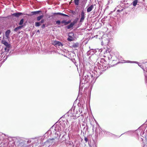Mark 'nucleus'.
I'll list each match as a JSON object with an SVG mask.
<instances>
[{
    "mask_svg": "<svg viewBox=\"0 0 147 147\" xmlns=\"http://www.w3.org/2000/svg\"><path fill=\"white\" fill-rule=\"evenodd\" d=\"M63 125V123H61L60 124H56L55 126H53L44 135L45 137H52V139L54 140V138H59L61 137V132H62L65 127V125Z\"/></svg>",
    "mask_w": 147,
    "mask_h": 147,
    "instance_id": "f257e3e1",
    "label": "nucleus"
},
{
    "mask_svg": "<svg viewBox=\"0 0 147 147\" xmlns=\"http://www.w3.org/2000/svg\"><path fill=\"white\" fill-rule=\"evenodd\" d=\"M36 141L34 139L31 140H28L27 141H22L20 140L17 138L13 139V142H10L9 144H11L12 142L13 145L15 144L18 147H34V146H36L37 143H36Z\"/></svg>",
    "mask_w": 147,
    "mask_h": 147,
    "instance_id": "f03ea898",
    "label": "nucleus"
},
{
    "mask_svg": "<svg viewBox=\"0 0 147 147\" xmlns=\"http://www.w3.org/2000/svg\"><path fill=\"white\" fill-rule=\"evenodd\" d=\"M93 77V76L90 72L86 71L84 72L83 75V78H80V84L79 86V92H81L83 88V84L86 83L90 80V77Z\"/></svg>",
    "mask_w": 147,
    "mask_h": 147,
    "instance_id": "7ed1b4c3",
    "label": "nucleus"
},
{
    "mask_svg": "<svg viewBox=\"0 0 147 147\" xmlns=\"http://www.w3.org/2000/svg\"><path fill=\"white\" fill-rule=\"evenodd\" d=\"M78 18H76L72 22H71V20H69L67 21L66 20H62L61 21L60 20H58L56 22V24L57 25H59L61 23L64 24V25L66 26L69 24V25L66 26L65 28L66 29H72L74 25L77 23L78 20Z\"/></svg>",
    "mask_w": 147,
    "mask_h": 147,
    "instance_id": "20e7f679",
    "label": "nucleus"
},
{
    "mask_svg": "<svg viewBox=\"0 0 147 147\" xmlns=\"http://www.w3.org/2000/svg\"><path fill=\"white\" fill-rule=\"evenodd\" d=\"M98 63L102 67L103 69L102 71H105L108 69V63L105 59L102 58L101 59L100 61Z\"/></svg>",
    "mask_w": 147,
    "mask_h": 147,
    "instance_id": "39448f33",
    "label": "nucleus"
},
{
    "mask_svg": "<svg viewBox=\"0 0 147 147\" xmlns=\"http://www.w3.org/2000/svg\"><path fill=\"white\" fill-rule=\"evenodd\" d=\"M53 142V139H49L47 140L46 141L44 142L43 146H41L40 147H43V146H45V147H49L52 144ZM38 147H40V146H39Z\"/></svg>",
    "mask_w": 147,
    "mask_h": 147,
    "instance_id": "423d86ee",
    "label": "nucleus"
},
{
    "mask_svg": "<svg viewBox=\"0 0 147 147\" xmlns=\"http://www.w3.org/2000/svg\"><path fill=\"white\" fill-rule=\"evenodd\" d=\"M103 69L102 66H98V69L96 67V72L97 74L96 76H97L96 78L98 77L100 75L102 74L105 71H102Z\"/></svg>",
    "mask_w": 147,
    "mask_h": 147,
    "instance_id": "0eeeda50",
    "label": "nucleus"
},
{
    "mask_svg": "<svg viewBox=\"0 0 147 147\" xmlns=\"http://www.w3.org/2000/svg\"><path fill=\"white\" fill-rule=\"evenodd\" d=\"M23 14V13L22 12H18L13 13L11 14V16H14L17 18L19 17L20 16H22Z\"/></svg>",
    "mask_w": 147,
    "mask_h": 147,
    "instance_id": "6e6552de",
    "label": "nucleus"
},
{
    "mask_svg": "<svg viewBox=\"0 0 147 147\" xmlns=\"http://www.w3.org/2000/svg\"><path fill=\"white\" fill-rule=\"evenodd\" d=\"M71 138L73 140L74 143H75V146L74 147H79L80 145V144L78 142H76L77 139L75 137L72 135V136H71Z\"/></svg>",
    "mask_w": 147,
    "mask_h": 147,
    "instance_id": "1a4fd4ad",
    "label": "nucleus"
},
{
    "mask_svg": "<svg viewBox=\"0 0 147 147\" xmlns=\"http://www.w3.org/2000/svg\"><path fill=\"white\" fill-rule=\"evenodd\" d=\"M54 45L56 47H62L63 45L60 42L55 40L53 42Z\"/></svg>",
    "mask_w": 147,
    "mask_h": 147,
    "instance_id": "9d476101",
    "label": "nucleus"
},
{
    "mask_svg": "<svg viewBox=\"0 0 147 147\" xmlns=\"http://www.w3.org/2000/svg\"><path fill=\"white\" fill-rule=\"evenodd\" d=\"M66 143L67 145L69 147H74L75 146V143H74L72 141H69Z\"/></svg>",
    "mask_w": 147,
    "mask_h": 147,
    "instance_id": "9b49d317",
    "label": "nucleus"
},
{
    "mask_svg": "<svg viewBox=\"0 0 147 147\" xmlns=\"http://www.w3.org/2000/svg\"><path fill=\"white\" fill-rule=\"evenodd\" d=\"M69 34H71V35H68V37L67 38V40L69 41H71L74 40V38L72 37V36H73L74 34L73 32L69 33Z\"/></svg>",
    "mask_w": 147,
    "mask_h": 147,
    "instance_id": "f8f14e48",
    "label": "nucleus"
},
{
    "mask_svg": "<svg viewBox=\"0 0 147 147\" xmlns=\"http://www.w3.org/2000/svg\"><path fill=\"white\" fill-rule=\"evenodd\" d=\"M1 43L5 45L7 48L9 49L11 46L5 40H2L1 41Z\"/></svg>",
    "mask_w": 147,
    "mask_h": 147,
    "instance_id": "ddd939ff",
    "label": "nucleus"
},
{
    "mask_svg": "<svg viewBox=\"0 0 147 147\" xmlns=\"http://www.w3.org/2000/svg\"><path fill=\"white\" fill-rule=\"evenodd\" d=\"M85 13L83 11H82L81 13V18L80 20V22H83L85 18Z\"/></svg>",
    "mask_w": 147,
    "mask_h": 147,
    "instance_id": "4468645a",
    "label": "nucleus"
},
{
    "mask_svg": "<svg viewBox=\"0 0 147 147\" xmlns=\"http://www.w3.org/2000/svg\"><path fill=\"white\" fill-rule=\"evenodd\" d=\"M140 127H139L138 129L137 130H136L135 131H128L126 133L128 134H131L135 132V134H136L138 132V131L140 130Z\"/></svg>",
    "mask_w": 147,
    "mask_h": 147,
    "instance_id": "2eb2a0df",
    "label": "nucleus"
},
{
    "mask_svg": "<svg viewBox=\"0 0 147 147\" xmlns=\"http://www.w3.org/2000/svg\"><path fill=\"white\" fill-rule=\"evenodd\" d=\"M95 49H90V50L88 51L87 54L88 55H92L94 54V53L95 52Z\"/></svg>",
    "mask_w": 147,
    "mask_h": 147,
    "instance_id": "dca6fc26",
    "label": "nucleus"
},
{
    "mask_svg": "<svg viewBox=\"0 0 147 147\" xmlns=\"http://www.w3.org/2000/svg\"><path fill=\"white\" fill-rule=\"evenodd\" d=\"M11 32V30L10 29H8L5 32V36L7 39L9 38V35Z\"/></svg>",
    "mask_w": 147,
    "mask_h": 147,
    "instance_id": "f3484780",
    "label": "nucleus"
},
{
    "mask_svg": "<svg viewBox=\"0 0 147 147\" xmlns=\"http://www.w3.org/2000/svg\"><path fill=\"white\" fill-rule=\"evenodd\" d=\"M63 133H64V134H63V135L61 134V136L60 137H61V138L60 139V141L62 142L66 140L65 137L66 136L65 135V132H63Z\"/></svg>",
    "mask_w": 147,
    "mask_h": 147,
    "instance_id": "a211bd4d",
    "label": "nucleus"
},
{
    "mask_svg": "<svg viewBox=\"0 0 147 147\" xmlns=\"http://www.w3.org/2000/svg\"><path fill=\"white\" fill-rule=\"evenodd\" d=\"M94 7V5H91L87 9V12L88 13L91 11L93 9Z\"/></svg>",
    "mask_w": 147,
    "mask_h": 147,
    "instance_id": "6ab92c4d",
    "label": "nucleus"
},
{
    "mask_svg": "<svg viewBox=\"0 0 147 147\" xmlns=\"http://www.w3.org/2000/svg\"><path fill=\"white\" fill-rule=\"evenodd\" d=\"M41 12V11L40 10L32 11L31 12V13L32 15H35L39 14L40 12Z\"/></svg>",
    "mask_w": 147,
    "mask_h": 147,
    "instance_id": "aec40b11",
    "label": "nucleus"
},
{
    "mask_svg": "<svg viewBox=\"0 0 147 147\" xmlns=\"http://www.w3.org/2000/svg\"><path fill=\"white\" fill-rule=\"evenodd\" d=\"M79 46V43L78 42L74 43L72 45V48H76L78 47Z\"/></svg>",
    "mask_w": 147,
    "mask_h": 147,
    "instance_id": "412c9836",
    "label": "nucleus"
},
{
    "mask_svg": "<svg viewBox=\"0 0 147 147\" xmlns=\"http://www.w3.org/2000/svg\"><path fill=\"white\" fill-rule=\"evenodd\" d=\"M74 111H75V109H74V108H71V109L69 111V113H71V114H72V115L73 116H74Z\"/></svg>",
    "mask_w": 147,
    "mask_h": 147,
    "instance_id": "4be33fe9",
    "label": "nucleus"
},
{
    "mask_svg": "<svg viewBox=\"0 0 147 147\" xmlns=\"http://www.w3.org/2000/svg\"><path fill=\"white\" fill-rule=\"evenodd\" d=\"M138 0H134L133 2L131 4L132 5L134 6H136V5H137V4L138 2Z\"/></svg>",
    "mask_w": 147,
    "mask_h": 147,
    "instance_id": "5701e85b",
    "label": "nucleus"
},
{
    "mask_svg": "<svg viewBox=\"0 0 147 147\" xmlns=\"http://www.w3.org/2000/svg\"><path fill=\"white\" fill-rule=\"evenodd\" d=\"M43 15H41L40 16H38L37 17L36 20L37 21H39L41 20H42V18H43Z\"/></svg>",
    "mask_w": 147,
    "mask_h": 147,
    "instance_id": "b1692460",
    "label": "nucleus"
},
{
    "mask_svg": "<svg viewBox=\"0 0 147 147\" xmlns=\"http://www.w3.org/2000/svg\"><path fill=\"white\" fill-rule=\"evenodd\" d=\"M127 62L128 63H136V64H138V62L137 61H130L127 60Z\"/></svg>",
    "mask_w": 147,
    "mask_h": 147,
    "instance_id": "393cba45",
    "label": "nucleus"
},
{
    "mask_svg": "<svg viewBox=\"0 0 147 147\" xmlns=\"http://www.w3.org/2000/svg\"><path fill=\"white\" fill-rule=\"evenodd\" d=\"M74 2L75 4L78 5L79 4V0H74Z\"/></svg>",
    "mask_w": 147,
    "mask_h": 147,
    "instance_id": "a878e982",
    "label": "nucleus"
},
{
    "mask_svg": "<svg viewBox=\"0 0 147 147\" xmlns=\"http://www.w3.org/2000/svg\"><path fill=\"white\" fill-rule=\"evenodd\" d=\"M24 19L23 18L22 19L20 20L19 23V24L20 25H22V24H23V23H24Z\"/></svg>",
    "mask_w": 147,
    "mask_h": 147,
    "instance_id": "bb28decb",
    "label": "nucleus"
},
{
    "mask_svg": "<svg viewBox=\"0 0 147 147\" xmlns=\"http://www.w3.org/2000/svg\"><path fill=\"white\" fill-rule=\"evenodd\" d=\"M40 25L41 24L39 22H36L35 23V25L36 27H39L40 26Z\"/></svg>",
    "mask_w": 147,
    "mask_h": 147,
    "instance_id": "cd10ccee",
    "label": "nucleus"
},
{
    "mask_svg": "<svg viewBox=\"0 0 147 147\" xmlns=\"http://www.w3.org/2000/svg\"><path fill=\"white\" fill-rule=\"evenodd\" d=\"M15 138H14L13 139H12V141H10L9 142V143H8V145H7V146H10V145H11V146L12 147V146H14V145H16L15 144H14V145H13V144L12 143V142L11 143V144H9V143H10V142H12H12H13V139H15Z\"/></svg>",
    "mask_w": 147,
    "mask_h": 147,
    "instance_id": "c85d7f7f",
    "label": "nucleus"
},
{
    "mask_svg": "<svg viewBox=\"0 0 147 147\" xmlns=\"http://www.w3.org/2000/svg\"><path fill=\"white\" fill-rule=\"evenodd\" d=\"M140 135L141 136H143L144 135V131L143 130H142L141 131H140Z\"/></svg>",
    "mask_w": 147,
    "mask_h": 147,
    "instance_id": "c756f323",
    "label": "nucleus"
},
{
    "mask_svg": "<svg viewBox=\"0 0 147 147\" xmlns=\"http://www.w3.org/2000/svg\"><path fill=\"white\" fill-rule=\"evenodd\" d=\"M138 66L140 67L141 68H142L143 69V70L144 71H145L144 68L142 66V65L140 64L139 63H138Z\"/></svg>",
    "mask_w": 147,
    "mask_h": 147,
    "instance_id": "7c9ffc66",
    "label": "nucleus"
},
{
    "mask_svg": "<svg viewBox=\"0 0 147 147\" xmlns=\"http://www.w3.org/2000/svg\"><path fill=\"white\" fill-rule=\"evenodd\" d=\"M60 15L63 16H65V17H69V16L66 14L60 13Z\"/></svg>",
    "mask_w": 147,
    "mask_h": 147,
    "instance_id": "2f4dec72",
    "label": "nucleus"
},
{
    "mask_svg": "<svg viewBox=\"0 0 147 147\" xmlns=\"http://www.w3.org/2000/svg\"><path fill=\"white\" fill-rule=\"evenodd\" d=\"M45 20L44 19H42L39 22H40V24H41L44 23L45 22Z\"/></svg>",
    "mask_w": 147,
    "mask_h": 147,
    "instance_id": "473e14b6",
    "label": "nucleus"
},
{
    "mask_svg": "<svg viewBox=\"0 0 147 147\" xmlns=\"http://www.w3.org/2000/svg\"><path fill=\"white\" fill-rule=\"evenodd\" d=\"M53 14L54 15H60V12L54 13H53Z\"/></svg>",
    "mask_w": 147,
    "mask_h": 147,
    "instance_id": "72a5a7b5",
    "label": "nucleus"
},
{
    "mask_svg": "<svg viewBox=\"0 0 147 147\" xmlns=\"http://www.w3.org/2000/svg\"><path fill=\"white\" fill-rule=\"evenodd\" d=\"M24 26H25L24 25H21L19 26H18V27L19 29H20L22 28V27H24Z\"/></svg>",
    "mask_w": 147,
    "mask_h": 147,
    "instance_id": "f704fd0d",
    "label": "nucleus"
},
{
    "mask_svg": "<svg viewBox=\"0 0 147 147\" xmlns=\"http://www.w3.org/2000/svg\"><path fill=\"white\" fill-rule=\"evenodd\" d=\"M127 2L126 1H125V0H123L122 1H121V2H122L125 5L128 4L127 3H126Z\"/></svg>",
    "mask_w": 147,
    "mask_h": 147,
    "instance_id": "c9c22d12",
    "label": "nucleus"
},
{
    "mask_svg": "<svg viewBox=\"0 0 147 147\" xmlns=\"http://www.w3.org/2000/svg\"><path fill=\"white\" fill-rule=\"evenodd\" d=\"M143 63L144 64H145V63H147V62H144V63ZM146 66L145 67V69H146V72H147V64H146L145 65Z\"/></svg>",
    "mask_w": 147,
    "mask_h": 147,
    "instance_id": "e433bc0d",
    "label": "nucleus"
},
{
    "mask_svg": "<svg viewBox=\"0 0 147 147\" xmlns=\"http://www.w3.org/2000/svg\"><path fill=\"white\" fill-rule=\"evenodd\" d=\"M102 131L104 133V134L106 133V134H110V133L109 132H107L105 130H102Z\"/></svg>",
    "mask_w": 147,
    "mask_h": 147,
    "instance_id": "4c0bfd02",
    "label": "nucleus"
},
{
    "mask_svg": "<svg viewBox=\"0 0 147 147\" xmlns=\"http://www.w3.org/2000/svg\"><path fill=\"white\" fill-rule=\"evenodd\" d=\"M19 30V29L17 27H16V28H15L14 29V31H15V32H17Z\"/></svg>",
    "mask_w": 147,
    "mask_h": 147,
    "instance_id": "58836bf2",
    "label": "nucleus"
},
{
    "mask_svg": "<svg viewBox=\"0 0 147 147\" xmlns=\"http://www.w3.org/2000/svg\"><path fill=\"white\" fill-rule=\"evenodd\" d=\"M45 24H43L42 25V26H41V27L42 28L44 29L45 28Z\"/></svg>",
    "mask_w": 147,
    "mask_h": 147,
    "instance_id": "ea45409f",
    "label": "nucleus"
},
{
    "mask_svg": "<svg viewBox=\"0 0 147 147\" xmlns=\"http://www.w3.org/2000/svg\"><path fill=\"white\" fill-rule=\"evenodd\" d=\"M84 140L86 142H87L88 141V140L87 138L85 137L84 139Z\"/></svg>",
    "mask_w": 147,
    "mask_h": 147,
    "instance_id": "a19ab883",
    "label": "nucleus"
},
{
    "mask_svg": "<svg viewBox=\"0 0 147 147\" xmlns=\"http://www.w3.org/2000/svg\"><path fill=\"white\" fill-rule=\"evenodd\" d=\"M5 51H6L7 52H8L9 51V49L7 48L6 47L5 48Z\"/></svg>",
    "mask_w": 147,
    "mask_h": 147,
    "instance_id": "79ce46f5",
    "label": "nucleus"
},
{
    "mask_svg": "<svg viewBox=\"0 0 147 147\" xmlns=\"http://www.w3.org/2000/svg\"><path fill=\"white\" fill-rule=\"evenodd\" d=\"M109 60H110V59H112V57H111V55L110 56L108 57Z\"/></svg>",
    "mask_w": 147,
    "mask_h": 147,
    "instance_id": "37998d69",
    "label": "nucleus"
},
{
    "mask_svg": "<svg viewBox=\"0 0 147 147\" xmlns=\"http://www.w3.org/2000/svg\"><path fill=\"white\" fill-rule=\"evenodd\" d=\"M110 51V50H109V49L108 50H106V51H105V52L106 53H109Z\"/></svg>",
    "mask_w": 147,
    "mask_h": 147,
    "instance_id": "c03bdc74",
    "label": "nucleus"
},
{
    "mask_svg": "<svg viewBox=\"0 0 147 147\" xmlns=\"http://www.w3.org/2000/svg\"><path fill=\"white\" fill-rule=\"evenodd\" d=\"M99 134L100 135H101L103 133H102V131H101V130H100V132H99Z\"/></svg>",
    "mask_w": 147,
    "mask_h": 147,
    "instance_id": "a18cd8bd",
    "label": "nucleus"
},
{
    "mask_svg": "<svg viewBox=\"0 0 147 147\" xmlns=\"http://www.w3.org/2000/svg\"><path fill=\"white\" fill-rule=\"evenodd\" d=\"M143 147H147V144H146L144 145Z\"/></svg>",
    "mask_w": 147,
    "mask_h": 147,
    "instance_id": "49530a36",
    "label": "nucleus"
},
{
    "mask_svg": "<svg viewBox=\"0 0 147 147\" xmlns=\"http://www.w3.org/2000/svg\"><path fill=\"white\" fill-rule=\"evenodd\" d=\"M123 63L122 62H120V61H119V62H118L117 63H116V64H117L118 63Z\"/></svg>",
    "mask_w": 147,
    "mask_h": 147,
    "instance_id": "de8ad7c7",
    "label": "nucleus"
},
{
    "mask_svg": "<svg viewBox=\"0 0 147 147\" xmlns=\"http://www.w3.org/2000/svg\"><path fill=\"white\" fill-rule=\"evenodd\" d=\"M7 57H6V58L5 59H4V61H4L7 59Z\"/></svg>",
    "mask_w": 147,
    "mask_h": 147,
    "instance_id": "09e8293b",
    "label": "nucleus"
},
{
    "mask_svg": "<svg viewBox=\"0 0 147 147\" xmlns=\"http://www.w3.org/2000/svg\"><path fill=\"white\" fill-rule=\"evenodd\" d=\"M68 137H69V139L70 140V138H70V136H69V135H68Z\"/></svg>",
    "mask_w": 147,
    "mask_h": 147,
    "instance_id": "8fccbe9b",
    "label": "nucleus"
},
{
    "mask_svg": "<svg viewBox=\"0 0 147 147\" xmlns=\"http://www.w3.org/2000/svg\"><path fill=\"white\" fill-rule=\"evenodd\" d=\"M37 32H40L39 30H38L37 31Z\"/></svg>",
    "mask_w": 147,
    "mask_h": 147,
    "instance_id": "3c124183",
    "label": "nucleus"
},
{
    "mask_svg": "<svg viewBox=\"0 0 147 147\" xmlns=\"http://www.w3.org/2000/svg\"><path fill=\"white\" fill-rule=\"evenodd\" d=\"M116 59H118V60H119V59L117 57H116Z\"/></svg>",
    "mask_w": 147,
    "mask_h": 147,
    "instance_id": "603ef678",
    "label": "nucleus"
},
{
    "mask_svg": "<svg viewBox=\"0 0 147 147\" xmlns=\"http://www.w3.org/2000/svg\"><path fill=\"white\" fill-rule=\"evenodd\" d=\"M125 7L126 8V7H127L128 6H125Z\"/></svg>",
    "mask_w": 147,
    "mask_h": 147,
    "instance_id": "864d4df0",
    "label": "nucleus"
},
{
    "mask_svg": "<svg viewBox=\"0 0 147 147\" xmlns=\"http://www.w3.org/2000/svg\"><path fill=\"white\" fill-rule=\"evenodd\" d=\"M1 34V32L0 31V35Z\"/></svg>",
    "mask_w": 147,
    "mask_h": 147,
    "instance_id": "5fc2aeb1",
    "label": "nucleus"
},
{
    "mask_svg": "<svg viewBox=\"0 0 147 147\" xmlns=\"http://www.w3.org/2000/svg\"><path fill=\"white\" fill-rule=\"evenodd\" d=\"M120 11L119 10H118L117 11Z\"/></svg>",
    "mask_w": 147,
    "mask_h": 147,
    "instance_id": "6e6d98bb",
    "label": "nucleus"
},
{
    "mask_svg": "<svg viewBox=\"0 0 147 147\" xmlns=\"http://www.w3.org/2000/svg\"><path fill=\"white\" fill-rule=\"evenodd\" d=\"M112 60H113V61H115V60L112 59Z\"/></svg>",
    "mask_w": 147,
    "mask_h": 147,
    "instance_id": "4d7b16f0",
    "label": "nucleus"
},
{
    "mask_svg": "<svg viewBox=\"0 0 147 147\" xmlns=\"http://www.w3.org/2000/svg\"><path fill=\"white\" fill-rule=\"evenodd\" d=\"M76 136H77V137H79V136L77 135Z\"/></svg>",
    "mask_w": 147,
    "mask_h": 147,
    "instance_id": "13d9d810",
    "label": "nucleus"
},
{
    "mask_svg": "<svg viewBox=\"0 0 147 147\" xmlns=\"http://www.w3.org/2000/svg\"><path fill=\"white\" fill-rule=\"evenodd\" d=\"M138 135L139 134L138 133H137V135Z\"/></svg>",
    "mask_w": 147,
    "mask_h": 147,
    "instance_id": "bf43d9fd",
    "label": "nucleus"
},
{
    "mask_svg": "<svg viewBox=\"0 0 147 147\" xmlns=\"http://www.w3.org/2000/svg\"><path fill=\"white\" fill-rule=\"evenodd\" d=\"M61 26H63V25H62Z\"/></svg>",
    "mask_w": 147,
    "mask_h": 147,
    "instance_id": "052dcab7",
    "label": "nucleus"
},
{
    "mask_svg": "<svg viewBox=\"0 0 147 147\" xmlns=\"http://www.w3.org/2000/svg\"><path fill=\"white\" fill-rule=\"evenodd\" d=\"M122 134L121 135H123V134Z\"/></svg>",
    "mask_w": 147,
    "mask_h": 147,
    "instance_id": "680f3d73",
    "label": "nucleus"
}]
</instances>
